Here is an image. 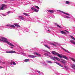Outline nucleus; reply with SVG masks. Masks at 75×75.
<instances>
[{
    "label": "nucleus",
    "instance_id": "1",
    "mask_svg": "<svg viewBox=\"0 0 75 75\" xmlns=\"http://www.w3.org/2000/svg\"><path fill=\"white\" fill-rule=\"evenodd\" d=\"M52 53L53 55H57L59 57V58H64V59H67V60H68L69 59L66 56H61L60 55V54L57 53L56 52L54 51H52Z\"/></svg>",
    "mask_w": 75,
    "mask_h": 75
},
{
    "label": "nucleus",
    "instance_id": "2",
    "mask_svg": "<svg viewBox=\"0 0 75 75\" xmlns=\"http://www.w3.org/2000/svg\"><path fill=\"white\" fill-rule=\"evenodd\" d=\"M7 39L4 38H0V41H3V42H6L11 46H13V47H14V45H12V44L10 43V42H8V41H7Z\"/></svg>",
    "mask_w": 75,
    "mask_h": 75
},
{
    "label": "nucleus",
    "instance_id": "3",
    "mask_svg": "<svg viewBox=\"0 0 75 75\" xmlns=\"http://www.w3.org/2000/svg\"><path fill=\"white\" fill-rule=\"evenodd\" d=\"M1 7H0V10H4V7H6L7 5L4 4H2L1 5Z\"/></svg>",
    "mask_w": 75,
    "mask_h": 75
},
{
    "label": "nucleus",
    "instance_id": "4",
    "mask_svg": "<svg viewBox=\"0 0 75 75\" xmlns=\"http://www.w3.org/2000/svg\"><path fill=\"white\" fill-rule=\"evenodd\" d=\"M5 52H6V53H16V52H15L14 51L12 50V51H6Z\"/></svg>",
    "mask_w": 75,
    "mask_h": 75
},
{
    "label": "nucleus",
    "instance_id": "5",
    "mask_svg": "<svg viewBox=\"0 0 75 75\" xmlns=\"http://www.w3.org/2000/svg\"><path fill=\"white\" fill-rule=\"evenodd\" d=\"M55 59H57V60L59 61H60V59H59L58 58V57H54L53 58V59L55 61Z\"/></svg>",
    "mask_w": 75,
    "mask_h": 75
},
{
    "label": "nucleus",
    "instance_id": "6",
    "mask_svg": "<svg viewBox=\"0 0 75 75\" xmlns=\"http://www.w3.org/2000/svg\"><path fill=\"white\" fill-rule=\"evenodd\" d=\"M7 25V26H9V27H10L15 28V26L13 25Z\"/></svg>",
    "mask_w": 75,
    "mask_h": 75
},
{
    "label": "nucleus",
    "instance_id": "7",
    "mask_svg": "<svg viewBox=\"0 0 75 75\" xmlns=\"http://www.w3.org/2000/svg\"><path fill=\"white\" fill-rule=\"evenodd\" d=\"M28 57H30V58H35V57H36V56H34L33 55H29Z\"/></svg>",
    "mask_w": 75,
    "mask_h": 75
},
{
    "label": "nucleus",
    "instance_id": "8",
    "mask_svg": "<svg viewBox=\"0 0 75 75\" xmlns=\"http://www.w3.org/2000/svg\"><path fill=\"white\" fill-rule=\"evenodd\" d=\"M60 11V12H62L63 13H64V14H66V15H67V16H70L69 14H68V13H66L62 11Z\"/></svg>",
    "mask_w": 75,
    "mask_h": 75
},
{
    "label": "nucleus",
    "instance_id": "9",
    "mask_svg": "<svg viewBox=\"0 0 75 75\" xmlns=\"http://www.w3.org/2000/svg\"><path fill=\"white\" fill-rule=\"evenodd\" d=\"M47 11H48L49 13H54V11L52 10H48Z\"/></svg>",
    "mask_w": 75,
    "mask_h": 75
},
{
    "label": "nucleus",
    "instance_id": "10",
    "mask_svg": "<svg viewBox=\"0 0 75 75\" xmlns=\"http://www.w3.org/2000/svg\"><path fill=\"white\" fill-rule=\"evenodd\" d=\"M34 54H35L36 55H38L39 57H40L41 56V55L40 54L37 53V52H34Z\"/></svg>",
    "mask_w": 75,
    "mask_h": 75
},
{
    "label": "nucleus",
    "instance_id": "11",
    "mask_svg": "<svg viewBox=\"0 0 75 75\" xmlns=\"http://www.w3.org/2000/svg\"><path fill=\"white\" fill-rule=\"evenodd\" d=\"M60 62H61L63 64H65V61L64 60H63L62 61H60Z\"/></svg>",
    "mask_w": 75,
    "mask_h": 75
},
{
    "label": "nucleus",
    "instance_id": "12",
    "mask_svg": "<svg viewBox=\"0 0 75 75\" xmlns=\"http://www.w3.org/2000/svg\"><path fill=\"white\" fill-rule=\"evenodd\" d=\"M61 32L62 34H65L66 35H67V33L64 31H61Z\"/></svg>",
    "mask_w": 75,
    "mask_h": 75
},
{
    "label": "nucleus",
    "instance_id": "13",
    "mask_svg": "<svg viewBox=\"0 0 75 75\" xmlns=\"http://www.w3.org/2000/svg\"><path fill=\"white\" fill-rule=\"evenodd\" d=\"M19 17L20 19H21V20H24V18L22 16H19Z\"/></svg>",
    "mask_w": 75,
    "mask_h": 75
},
{
    "label": "nucleus",
    "instance_id": "14",
    "mask_svg": "<svg viewBox=\"0 0 75 75\" xmlns=\"http://www.w3.org/2000/svg\"><path fill=\"white\" fill-rule=\"evenodd\" d=\"M44 46L46 47H47V48H48V49H50V47L48 46V45H45Z\"/></svg>",
    "mask_w": 75,
    "mask_h": 75
},
{
    "label": "nucleus",
    "instance_id": "15",
    "mask_svg": "<svg viewBox=\"0 0 75 75\" xmlns=\"http://www.w3.org/2000/svg\"><path fill=\"white\" fill-rule=\"evenodd\" d=\"M14 25H15V26H16V27H20V25H18L17 24H14Z\"/></svg>",
    "mask_w": 75,
    "mask_h": 75
},
{
    "label": "nucleus",
    "instance_id": "16",
    "mask_svg": "<svg viewBox=\"0 0 75 75\" xmlns=\"http://www.w3.org/2000/svg\"><path fill=\"white\" fill-rule=\"evenodd\" d=\"M72 68L73 69H75V64H74L72 66Z\"/></svg>",
    "mask_w": 75,
    "mask_h": 75
},
{
    "label": "nucleus",
    "instance_id": "17",
    "mask_svg": "<svg viewBox=\"0 0 75 75\" xmlns=\"http://www.w3.org/2000/svg\"><path fill=\"white\" fill-rule=\"evenodd\" d=\"M71 60H72V61L75 62V59H74V58H71Z\"/></svg>",
    "mask_w": 75,
    "mask_h": 75
},
{
    "label": "nucleus",
    "instance_id": "18",
    "mask_svg": "<svg viewBox=\"0 0 75 75\" xmlns=\"http://www.w3.org/2000/svg\"><path fill=\"white\" fill-rule=\"evenodd\" d=\"M30 60L29 59H25L24 60L25 62H28Z\"/></svg>",
    "mask_w": 75,
    "mask_h": 75
},
{
    "label": "nucleus",
    "instance_id": "19",
    "mask_svg": "<svg viewBox=\"0 0 75 75\" xmlns=\"http://www.w3.org/2000/svg\"><path fill=\"white\" fill-rule=\"evenodd\" d=\"M62 48L63 50H64L66 52H68V53H69V52H68V51H67V50H65L63 48Z\"/></svg>",
    "mask_w": 75,
    "mask_h": 75
},
{
    "label": "nucleus",
    "instance_id": "20",
    "mask_svg": "<svg viewBox=\"0 0 75 75\" xmlns=\"http://www.w3.org/2000/svg\"><path fill=\"white\" fill-rule=\"evenodd\" d=\"M23 14L24 15H25V16H28V15L26 13H24Z\"/></svg>",
    "mask_w": 75,
    "mask_h": 75
},
{
    "label": "nucleus",
    "instance_id": "21",
    "mask_svg": "<svg viewBox=\"0 0 75 75\" xmlns=\"http://www.w3.org/2000/svg\"><path fill=\"white\" fill-rule=\"evenodd\" d=\"M69 1H66V4H69Z\"/></svg>",
    "mask_w": 75,
    "mask_h": 75
},
{
    "label": "nucleus",
    "instance_id": "22",
    "mask_svg": "<svg viewBox=\"0 0 75 75\" xmlns=\"http://www.w3.org/2000/svg\"><path fill=\"white\" fill-rule=\"evenodd\" d=\"M71 38H72V39H73L74 40V41H75V38H74V37L73 36H71Z\"/></svg>",
    "mask_w": 75,
    "mask_h": 75
},
{
    "label": "nucleus",
    "instance_id": "23",
    "mask_svg": "<svg viewBox=\"0 0 75 75\" xmlns=\"http://www.w3.org/2000/svg\"><path fill=\"white\" fill-rule=\"evenodd\" d=\"M35 7L38 8V9H40V8L38 6H35Z\"/></svg>",
    "mask_w": 75,
    "mask_h": 75
},
{
    "label": "nucleus",
    "instance_id": "24",
    "mask_svg": "<svg viewBox=\"0 0 75 75\" xmlns=\"http://www.w3.org/2000/svg\"><path fill=\"white\" fill-rule=\"evenodd\" d=\"M34 11H35V12H38L39 10H38L35 9V10Z\"/></svg>",
    "mask_w": 75,
    "mask_h": 75
},
{
    "label": "nucleus",
    "instance_id": "25",
    "mask_svg": "<svg viewBox=\"0 0 75 75\" xmlns=\"http://www.w3.org/2000/svg\"><path fill=\"white\" fill-rule=\"evenodd\" d=\"M31 9H32V10H33V11H34V10H35V9L34 7H32L31 8Z\"/></svg>",
    "mask_w": 75,
    "mask_h": 75
},
{
    "label": "nucleus",
    "instance_id": "26",
    "mask_svg": "<svg viewBox=\"0 0 75 75\" xmlns=\"http://www.w3.org/2000/svg\"><path fill=\"white\" fill-rule=\"evenodd\" d=\"M47 62L49 64H52V62L51 61H48Z\"/></svg>",
    "mask_w": 75,
    "mask_h": 75
},
{
    "label": "nucleus",
    "instance_id": "27",
    "mask_svg": "<svg viewBox=\"0 0 75 75\" xmlns=\"http://www.w3.org/2000/svg\"><path fill=\"white\" fill-rule=\"evenodd\" d=\"M13 65H16V62H13Z\"/></svg>",
    "mask_w": 75,
    "mask_h": 75
},
{
    "label": "nucleus",
    "instance_id": "28",
    "mask_svg": "<svg viewBox=\"0 0 75 75\" xmlns=\"http://www.w3.org/2000/svg\"><path fill=\"white\" fill-rule=\"evenodd\" d=\"M44 55L46 56H48V55L47 53H45Z\"/></svg>",
    "mask_w": 75,
    "mask_h": 75
},
{
    "label": "nucleus",
    "instance_id": "29",
    "mask_svg": "<svg viewBox=\"0 0 75 75\" xmlns=\"http://www.w3.org/2000/svg\"><path fill=\"white\" fill-rule=\"evenodd\" d=\"M66 18H70V17H69L68 16H66L65 17Z\"/></svg>",
    "mask_w": 75,
    "mask_h": 75
},
{
    "label": "nucleus",
    "instance_id": "30",
    "mask_svg": "<svg viewBox=\"0 0 75 75\" xmlns=\"http://www.w3.org/2000/svg\"><path fill=\"white\" fill-rule=\"evenodd\" d=\"M57 27H59V28H61V27L59 25H57Z\"/></svg>",
    "mask_w": 75,
    "mask_h": 75
},
{
    "label": "nucleus",
    "instance_id": "31",
    "mask_svg": "<svg viewBox=\"0 0 75 75\" xmlns=\"http://www.w3.org/2000/svg\"><path fill=\"white\" fill-rule=\"evenodd\" d=\"M70 42H71V43H72V44H73V43L74 42V41H73L72 40H71Z\"/></svg>",
    "mask_w": 75,
    "mask_h": 75
},
{
    "label": "nucleus",
    "instance_id": "32",
    "mask_svg": "<svg viewBox=\"0 0 75 75\" xmlns=\"http://www.w3.org/2000/svg\"><path fill=\"white\" fill-rule=\"evenodd\" d=\"M55 63H56L57 65H59V64H59L58 63H57V62H55Z\"/></svg>",
    "mask_w": 75,
    "mask_h": 75
},
{
    "label": "nucleus",
    "instance_id": "33",
    "mask_svg": "<svg viewBox=\"0 0 75 75\" xmlns=\"http://www.w3.org/2000/svg\"><path fill=\"white\" fill-rule=\"evenodd\" d=\"M65 31H66V32H67V33H68L69 34V31H67V30H65Z\"/></svg>",
    "mask_w": 75,
    "mask_h": 75
},
{
    "label": "nucleus",
    "instance_id": "34",
    "mask_svg": "<svg viewBox=\"0 0 75 75\" xmlns=\"http://www.w3.org/2000/svg\"><path fill=\"white\" fill-rule=\"evenodd\" d=\"M7 14H10V11H8L7 12Z\"/></svg>",
    "mask_w": 75,
    "mask_h": 75
},
{
    "label": "nucleus",
    "instance_id": "35",
    "mask_svg": "<svg viewBox=\"0 0 75 75\" xmlns=\"http://www.w3.org/2000/svg\"><path fill=\"white\" fill-rule=\"evenodd\" d=\"M43 51H45V52H48V51H47L45 50H44Z\"/></svg>",
    "mask_w": 75,
    "mask_h": 75
},
{
    "label": "nucleus",
    "instance_id": "36",
    "mask_svg": "<svg viewBox=\"0 0 75 75\" xmlns=\"http://www.w3.org/2000/svg\"><path fill=\"white\" fill-rule=\"evenodd\" d=\"M1 68H3V67L0 66V69H1Z\"/></svg>",
    "mask_w": 75,
    "mask_h": 75
},
{
    "label": "nucleus",
    "instance_id": "37",
    "mask_svg": "<svg viewBox=\"0 0 75 75\" xmlns=\"http://www.w3.org/2000/svg\"><path fill=\"white\" fill-rule=\"evenodd\" d=\"M59 66H60V67H63V66L61 64H60V65Z\"/></svg>",
    "mask_w": 75,
    "mask_h": 75
},
{
    "label": "nucleus",
    "instance_id": "38",
    "mask_svg": "<svg viewBox=\"0 0 75 75\" xmlns=\"http://www.w3.org/2000/svg\"><path fill=\"white\" fill-rule=\"evenodd\" d=\"M38 72V73H39V74H40V73H41V72H40V71H37Z\"/></svg>",
    "mask_w": 75,
    "mask_h": 75
},
{
    "label": "nucleus",
    "instance_id": "39",
    "mask_svg": "<svg viewBox=\"0 0 75 75\" xmlns=\"http://www.w3.org/2000/svg\"><path fill=\"white\" fill-rule=\"evenodd\" d=\"M47 52L48 53V54H51V53H50V52H48V51H47Z\"/></svg>",
    "mask_w": 75,
    "mask_h": 75
},
{
    "label": "nucleus",
    "instance_id": "40",
    "mask_svg": "<svg viewBox=\"0 0 75 75\" xmlns=\"http://www.w3.org/2000/svg\"><path fill=\"white\" fill-rule=\"evenodd\" d=\"M10 64H11V65H13V62H11Z\"/></svg>",
    "mask_w": 75,
    "mask_h": 75
},
{
    "label": "nucleus",
    "instance_id": "41",
    "mask_svg": "<svg viewBox=\"0 0 75 75\" xmlns=\"http://www.w3.org/2000/svg\"><path fill=\"white\" fill-rule=\"evenodd\" d=\"M11 48H13V47H11Z\"/></svg>",
    "mask_w": 75,
    "mask_h": 75
},
{
    "label": "nucleus",
    "instance_id": "42",
    "mask_svg": "<svg viewBox=\"0 0 75 75\" xmlns=\"http://www.w3.org/2000/svg\"><path fill=\"white\" fill-rule=\"evenodd\" d=\"M3 16H5L6 15H2Z\"/></svg>",
    "mask_w": 75,
    "mask_h": 75
},
{
    "label": "nucleus",
    "instance_id": "43",
    "mask_svg": "<svg viewBox=\"0 0 75 75\" xmlns=\"http://www.w3.org/2000/svg\"><path fill=\"white\" fill-rule=\"evenodd\" d=\"M3 64H5V62H2Z\"/></svg>",
    "mask_w": 75,
    "mask_h": 75
},
{
    "label": "nucleus",
    "instance_id": "44",
    "mask_svg": "<svg viewBox=\"0 0 75 75\" xmlns=\"http://www.w3.org/2000/svg\"><path fill=\"white\" fill-rule=\"evenodd\" d=\"M11 0V1H14V0Z\"/></svg>",
    "mask_w": 75,
    "mask_h": 75
},
{
    "label": "nucleus",
    "instance_id": "45",
    "mask_svg": "<svg viewBox=\"0 0 75 75\" xmlns=\"http://www.w3.org/2000/svg\"><path fill=\"white\" fill-rule=\"evenodd\" d=\"M48 31H50V30H48Z\"/></svg>",
    "mask_w": 75,
    "mask_h": 75
},
{
    "label": "nucleus",
    "instance_id": "46",
    "mask_svg": "<svg viewBox=\"0 0 75 75\" xmlns=\"http://www.w3.org/2000/svg\"><path fill=\"white\" fill-rule=\"evenodd\" d=\"M53 44V45H55L54 44Z\"/></svg>",
    "mask_w": 75,
    "mask_h": 75
},
{
    "label": "nucleus",
    "instance_id": "47",
    "mask_svg": "<svg viewBox=\"0 0 75 75\" xmlns=\"http://www.w3.org/2000/svg\"><path fill=\"white\" fill-rule=\"evenodd\" d=\"M60 64H59V65H60Z\"/></svg>",
    "mask_w": 75,
    "mask_h": 75
}]
</instances>
